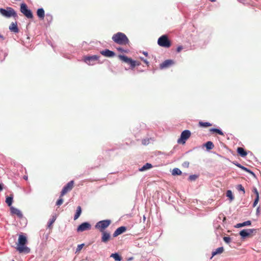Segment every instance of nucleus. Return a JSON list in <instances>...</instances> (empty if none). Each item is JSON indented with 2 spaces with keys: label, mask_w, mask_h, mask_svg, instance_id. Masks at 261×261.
<instances>
[{
  "label": "nucleus",
  "mask_w": 261,
  "mask_h": 261,
  "mask_svg": "<svg viewBox=\"0 0 261 261\" xmlns=\"http://www.w3.org/2000/svg\"><path fill=\"white\" fill-rule=\"evenodd\" d=\"M27 243V239L25 236L21 234L19 235L18 242L17 243L16 249L20 253H29L30 249L25 246Z\"/></svg>",
  "instance_id": "nucleus-1"
},
{
  "label": "nucleus",
  "mask_w": 261,
  "mask_h": 261,
  "mask_svg": "<svg viewBox=\"0 0 261 261\" xmlns=\"http://www.w3.org/2000/svg\"><path fill=\"white\" fill-rule=\"evenodd\" d=\"M112 40L117 44L125 45L129 43V41L127 36L123 33L118 32L112 36Z\"/></svg>",
  "instance_id": "nucleus-2"
},
{
  "label": "nucleus",
  "mask_w": 261,
  "mask_h": 261,
  "mask_svg": "<svg viewBox=\"0 0 261 261\" xmlns=\"http://www.w3.org/2000/svg\"><path fill=\"white\" fill-rule=\"evenodd\" d=\"M110 220H105L98 222L95 225V228L99 230L100 232L106 231L105 229L108 228L111 224Z\"/></svg>",
  "instance_id": "nucleus-3"
},
{
  "label": "nucleus",
  "mask_w": 261,
  "mask_h": 261,
  "mask_svg": "<svg viewBox=\"0 0 261 261\" xmlns=\"http://www.w3.org/2000/svg\"><path fill=\"white\" fill-rule=\"evenodd\" d=\"M257 232L256 229H245L240 231L239 234L242 239L251 238Z\"/></svg>",
  "instance_id": "nucleus-4"
},
{
  "label": "nucleus",
  "mask_w": 261,
  "mask_h": 261,
  "mask_svg": "<svg viewBox=\"0 0 261 261\" xmlns=\"http://www.w3.org/2000/svg\"><path fill=\"white\" fill-rule=\"evenodd\" d=\"M118 58L129 65H130L132 68H134L136 66H139L141 63L139 62L133 60L131 58H129L125 56L119 55Z\"/></svg>",
  "instance_id": "nucleus-5"
},
{
  "label": "nucleus",
  "mask_w": 261,
  "mask_h": 261,
  "mask_svg": "<svg viewBox=\"0 0 261 261\" xmlns=\"http://www.w3.org/2000/svg\"><path fill=\"white\" fill-rule=\"evenodd\" d=\"M158 43L160 46L166 48H169L171 45V41L166 35H162L158 39Z\"/></svg>",
  "instance_id": "nucleus-6"
},
{
  "label": "nucleus",
  "mask_w": 261,
  "mask_h": 261,
  "mask_svg": "<svg viewBox=\"0 0 261 261\" xmlns=\"http://www.w3.org/2000/svg\"><path fill=\"white\" fill-rule=\"evenodd\" d=\"M1 14L7 17H10L11 16L17 18L18 17L17 13L12 8H8L7 10L1 8L0 9Z\"/></svg>",
  "instance_id": "nucleus-7"
},
{
  "label": "nucleus",
  "mask_w": 261,
  "mask_h": 261,
  "mask_svg": "<svg viewBox=\"0 0 261 261\" xmlns=\"http://www.w3.org/2000/svg\"><path fill=\"white\" fill-rule=\"evenodd\" d=\"M20 12L28 18L32 19L33 17L32 12L28 8L27 5L24 3L20 5Z\"/></svg>",
  "instance_id": "nucleus-8"
},
{
  "label": "nucleus",
  "mask_w": 261,
  "mask_h": 261,
  "mask_svg": "<svg viewBox=\"0 0 261 261\" xmlns=\"http://www.w3.org/2000/svg\"><path fill=\"white\" fill-rule=\"evenodd\" d=\"M191 132L189 130H184L180 135V137L177 140L178 143L182 144L186 143V141L190 137Z\"/></svg>",
  "instance_id": "nucleus-9"
},
{
  "label": "nucleus",
  "mask_w": 261,
  "mask_h": 261,
  "mask_svg": "<svg viewBox=\"0 0 261 261\" xmlns=\"http://www.w3.org/2000/svg\"><path fill=\"white\" fill-rule=\"evenodd\" d=\"M99 58V56L93 55L91 56H85L83 57L84 61L89 65L94 64V62L97 61Z\"/></svg>",
  "instance_id": "nucleus-10"
},
{
  "label": "nucleus",
  "mask_w": 261,
  "mask_h": 261,
  "mask_svg": "<svg viewBox=\"0 0 261 261\" xmlns=\"http://www.w3.org/2000/svg\"><path fill=\"white\" fill-rule=\"evenodd\" d=\"M73 185L74 181L71 180L69 181L66 185H65L61 192V197H63L68 192L71 191L73 187Z\"/></svg>",
  "instance_id": "nucleus-11"
},
{
  "label": "nucleus",
  "mask_w": 261,
  "mask_h": 261,
  "mask_svg": "<svg viewBox=\"0 0 261 261\" xmlns=\"http://www.w3.org/2000/svg\"><path fill=\"white\" fill-rule=\"evenodd\" d=\"M91 228V224L88 222H84L80 225L77 228L78 232H83L85 230H90Z\"/></svg>",
  "instance_id": "nucleus-12"
},
{
  "label": "nucleus",
  "mask_w": 261,
  "mask_h": 261,
  "mask_svg": "<svg viewBox=\"0 0 261 261\" xmlns=\"http://www.w3.org/2000/svg\"><path fill=\"white\" fill-rule=\"evenodd\" d=\"M101 232V242L104 243H108L111 239L110 233L108 231H103Z\"/></svg>",
  "instance_id": "nucleus-13"
},
{
  "label": "nucleus",
  "mask_w": 261,
  "mask_h": 261,
  "mask_svg": "<svg viewBox=\"0 0 261 261\" xmlns=\"http://www.w3.org/2000/svg\"><path fill=\"white\" fill-rule=\"evenodd\" d=\"M10 212L12 215H16L20 218L23 217V215L20 211L13 206L10 207Z\"/></svg>",
  "instance_id": "nucleus-14"
},
{
  "label": "nucleus",
  "mask_w": 261,
  "mask_h": 261,
  "mask_svg": "<svg viewBox=\"0 0 261 261\" xmlns=\"http://www.w3.org/2000/svg\"><path fill=\"white\" fill-rule=\"evenodd\" d=\"M174 62L172 60H167L163 62L160 65V68L161 69H164L166 68H168L172 64H173Z\"/></svg>",
  "instance_id": "nucleus-15"
},
{
  "label": "nucleus",
  "mask_w": 261,
  "mask_h": 261,
  "mask_svg": "<svg viewBox=\"0 0 261 261\" xmlns=\"http://www.w3.org/2000/svg\"><path fill=\"white\" fill-rule=\"evenodd\" d=\"M126 230V228L125 226H121L118 227L116 230L114 231L113 236L114 237H116L122 234Z\"/></svg>",
  "instance_id": "nucleus-16"
},
{
  "label": "nucleus",
  "mask_w": 261,
  "mask_h": 261,
  "mask_svg": "<svg viewBox=\"0 0 261 261\" xmlns=\"http://www.w3.org/2000/svg\"><path fill=\"white\" fill-rule=\"evenodd\" d=\"M100 53L102 55L107 57H112L115 55V53L114 51L108 49L101 50Z\"/></svg>",
  "instance_id": "nucleus-17"
},
{
  "label": "nucleus",
  "mask_w": 261,
  "mask_h": 261,
  "mask_svg": "<svg viewBox=\"0 0 261 261\" xmlns=\"http://www.w3.org/2000/svg\"><path fill=\"white\" fill-rule=\"evenodd\" d=\"M9 29L11 32L17 33L19 32V29L16 22H12L9 26Z\"/></svg>",
  "instance_id": "nucleus-18"
},
{
  "label": "nucleus",
  "mask_w": 261,
  "mask_h": 261,
  "mask_svg": "<svg viewBox=\"0 0 261 261\" xmlns=\"http://www.w3.org/2000/svg\"><path fill=\"white\" fill-rule=\"evenodd\" d=\"M37 16L41 19H43L45 16L44 11L43 8H39L37 11Z\"/></svg>",
  "instance_id": "nucleus-19"
},
{
  "label": "nucleus",
  "mask_w": 261,
  "mask_h": 261,
  "mask_svg": "<svg viewBox=\"0 0 261 261\" xmlns=\"http://www.w3.org/2000/svg\"><path fill=\"white\" fill-rule=\"evenodd\" d=\"M251 221L248 220V221L244 222L241 223H238L235 226V227L236 228H240V227H244V226H250V225H251Z\"/></svg>",
  "instance_id": "nucleus-20"
},
{
  "label": "nucleus",
  "mask_w": 261,
  "mask_h": 261,
  "mask_svg": "<svg viewBox=\"0 0 261 261\" xmlns=\"http://www.w3.org/2000/svg\"><path fill=\"white\" fill-rule=\"evenodd\" d=\"M152 167V166L150 163H146L144 165H143L141 168H139V171H144L145 170H148Z\"/></svg>",
  "instance_id": "nucleus-21"
},
{
  "label": "nucleus",
  "mask_w": 261,
  "mask_h": 261,
  "mask_svg": "<svg viewBox=\"0 0 261 261\" xmlns=\"http://www.w3.org/2000/svg\"><path fill=\"white\" fill-rule=\"evenodd\" d=\"M237 152L242 156L245 157L247 155V152L242 147H238L237 148Z\"/></svg>",
  "instance_id": "nucleus-22"
},
{
  "label": "nucleus",
  "mask_w": 261,
  "mask_h": 261,
  "mask_svg": "<svg viewBox=\"0 0 261 261\" xmlns=\"http://www.w3.org/2000/svg\"><path fill=\"white\" fill-rule=\"evenodd\" d=\"M13 195L11 194L10 196H7L6 199V203L8 204V206H11L12 202H13Z\"/></svg>",
  "instance_id": "nucleus-23"
},
{
  "label": "nucleus",
  "mask_w": 261,
  "mask_h": 261,
  "mask_svg": "<svg viewBox=\"0 0 261 261\" xmlns=\"http://www.w3.org/2000/svg\"><path fill=\"white\" fill-rule=\"evenodd\" d=\"M82 213V208L80 206H78L76 208V213L74 216V220H75L79 218Z\"/></svg>",
  "instance_id": "nucleus-24"
},
{
  "label": "nucleus",
  "mask_w": 261,
  "mask_h": 261,
  "mask_svg": "<svg viewBox=\"0 0 261 261\" xmlns=\"http://www.w3.org/2000/svg\"><path fill=\"white\" fill-rule=\"evenodd\" d=\"M224 251V248L223 247L218 248L215 251L212 252V256H214L217 254H221Z\"/></svg>",
  "instance_id": "nucleus-25"
},
{
  "label": "nucleus",
  "mask_w": 261,
  "mask_h": 261,
  "mask_svg": "<svg viewBox=\"0 0 261 261\" xmlns=\"http://www.w3.org/2000/svg\"><path fill=\"white\" fill-rule=\"evenodd\" d=\"M110 257H113L116 261H120L122 260V257L117 253H112Z\"/></svg>",
  "instance_id": "nucleus-26"
},
{
  "label": "nucleus",
  "mask_w": 261,
  "mask_h": 261,
  "mask_svg": "<svg viewBox=\"0 0 261 261\" xmlns=\"http://www.w3.org/2000/svg\"><path fill=\"white\" fill-rule=\"evenodd\" d=\"M205 146L207 150L212 149L214 147L213 143L211 141H207L205 144Z\"/></svg>",
  "instance_id": "nucleus-27"
},
{
  "label": "nucleus",
  "mask_w": 261,
  "mask_h": 261,
  "mask_svg": "<svg viewBox=\"0 0 261 261\" xmlns=\"http://www.w3.org/2000/svg\"><path fill=\"white\" fill-rule=\"evenodd\" d=\"M199 125L201 127H208V126H211L212 125V124L209 122H202V121H199Z\"/></svg>",
  "instance_id": "nucleus-28"
},
{
  "label": "nucleus",
  "mask_w": 261,
  "mask_h": 261,
  "mask_svg": "<svg viewBox=\"0 0 261 261\" xmlns=\"http://www.w3.org/2000/svg\"><path fill=\"white\" fill-rule=\"evenodd\" d=\"M181 171L178 168H174L172 172V174L173 175H181Z\"/></svg>",
  "instance_id": "nucleus-29"
},
{
  "label": "nucleus",
  "mask_w": 261,
  "mask_h": 261,
  "mask_svg": "<svg viewBox=\"0 0 261 261\" xmlns=\"http://www.w3.org/2000/svg\"><path fill=\"white\" fill-rule=\"evenodd\" d=\"M210 131L211 132H212V133H217V134H219L220 135H222V136L224 135L223 133L220 129H217V128H211L210 129Z\"/></svg>",
  "instance_id": "nucleus-30"
},
{
  "label": "nucleus",
  "mask_w": 261,
  "mask_h": 261,
  "mask_svg": "<svg viewBox=\"0 0 261 261\" xmlns=\"http://www.w3.org/2000/svg\"><path fill=\"white\" fill-rule=\"evenodd\" d=\"M226 196L228 198H229L230 201H232L234 199V197L233 196L232 192L231 190H228L226 192Z\"/></svg>",
  "instance_id": "nucleus-31"
},
{
  "label": "nucleus",
  "mask_w": 261,
  "mask_h": 261,
  "mask_svg": "<svg viewBox=\"0 0 261 261\" xmlns=\"http://www.w3.org/2000/svg\"><path fill=\"white\" fill-rule=\"evenodd\" d=\"M237 189L238 190V191H242L243 192V194H245V189L243 187V186L241 184L240 185H238L237 186Z\"/></svg>",
  "instance_id": "nucleus-32"
},
{
  "label": "nucleus",
  "mask_w": 261,
  "mask_h": 261,
  "mask_svg": "<svg viewBox=\"0 0 261 261\" xmlns=\"http://www.w3.org/2000/svg\"><path fill=\"white\" fill-rule=\"evenodd\" d=\"M84 246V244H82L77 245V247L75 251V253H79L81 251Z\"/></svg>",
  "instance_id": "nucleus-33"
},
{
  "label": "nucleus",
  "mask_w": 261,
  "mask_h": 261,
  "mask_svg": "<svg viewBox=\"0 0 261 261\" xmlns=\"http://www.w3.org/2000/svg\"><path fill=\"white\" fill-rule=\"evenodd\" d=\"M63 203V199L62 197L60 196V198L56 202V205L58 206L61 205Z\"/></svg>",
  "instance_id": "nucleus-34"
},
{
  "label": "nucleus",
  "mask_w": 261,
  "mask_h": 261,
  "mask_svg": "<svg viewBox=\"0 0 261 261\" xmlns=\"http://www.w3.org/2000/svg\"><path fill=\"white\" fill-rule=\"evenodd\" d=\"M258 201H259V194H257V196H256V198H255L254 201L253 202V207H255L256 205V204L258 202Z\"/></svg>",
  "instance_id": "nucleus-35"
},
{
  "label": "nucleus",
  "mask_w": 261,
  "mask_h": 261,
  "mask_svg": "<svg viewBox=\"0 0 261 261\" xmlns=\"http://www.w3.org/2000/svg\"><path fill=\"white\" fill-rule=\"evenodd\" d=\"M223 240L226 243H229L231 242V238L229 237H224Z\"/></svg>",
  "instance_id": "nucleus-36"
},
{
  "label": "nucleus",
  "mask_w": 261,
  "mask_h": 261,
  "mask_svg": "<svg viewBox=\"0 0 261 261\" xmlns=\"http://www.w3.org/2000/svg\"><path fill=\"white\" fill-rule=\"evenodd\" d=\"M197 177L198 176L196 175H191L189 177V179L191 181H193L195 180Z\"/></svg>",
  "instance_id": "nucleus-37"
},
{
  "label": "nucleus",
  "mask_w": 261,
  "mask_h": 261,
  "mask_svg": "<svg viewBox=\"0 0 261 261\" xmlns=\"http://www.w3.org/2000/svg\"><path fill=\"white\" fill-rule=\"evenodd\" d=\"M182 166L185 168H188L189 166V162L188 161L184 162L182 163Z\"/></svg>",
  "instance_id": "nucleus-38"
},
{
  "label": "nucleus",
  "mask_w": 261,
  "mask_h": 261,
  "mask_svg": "<svg viewBox=\"0 0 261 261\" xmlns=\"http://www.w3.org/2000/svg\"><path fill=\"white\" fill-rule=\"evenodd\" d=\"M241 169H242V170H244L245 171H247V172H248L249 173H250L251 174H253V172L252 171H251L249 169H247V168H246V167H244L243 166L241 167Z\"/></svg>",
  "instance_id": "nucleus-39"
},
{
  "label": "nucleus",
  "mask_w": 261,
  "mask_h": 261,
  "mask_svg": "<svg viewBox=\"0 0 261 261\" xmlns=\"http://www.w3.org/2000/svg\"><path fill=\"white\" fill-rule=\"evenodd\" d=\"M241 169H242V170H244L245 171H247V172H248L249 173H250L251 174H253V172L252 171H251L249 169H247V168H246V167H244L243 166L241 167Z\"/></svg>",
  "instance_id": "nucleus-40"
},
{
  "label": "nucleus",
  "mask_w": 261,
  "mask_h": 261,
  "mask_svg": "<svg viewBox=\"0 0 261 261\" xmlns=\"http://www.w3.org/2000/svg\"><path fill=\"white\" fill-rule=\"evenodd\" d=\"M117 49L118 51H120L121 52L128 53V50H124L122 47H117Z\"/></svg>",
  "instance_id": "nucleus-41"
},
{
  "label": "nucleus",
  "mask_w": 261,
  "mask_h": 261,
  "mask_svg": "<svg viewBox=\"0 0 261 261\" xmlns=\"http://www.w3.org/2000/svg\"><path fill=\"white\" fill-rule=\"evenodd\" d=\"M149 140L148 139H144L142 140V144L143 145H147L149 143Z\"/></svg>",
  "instance_id": "nucleus-42"
},
{
  "label": "nucleus",
  "mask_w": 261,
  "mask_h": 261,
  "mask_svg": "<svg viewBox=\"0 0 261 261\" xmlns=\"http://www.w3.org/2000/svg\"><path fill=\"white\" fill-rule=\"evenodd\" d=\"M182 49L183 47L182 46H179L177 47L176 51L177 53H179Z\"/></svg>",
  "instance_id": "nucleus-43"
},
{
  "label": "nucleus",
  "mask_w": 261,
  "mask_h": 261,
  "mask_svg": "<svg viewBox=\"0 0 261 261\" xmlns=\"http://www.w3.org/2000/svg\"><path fill=\"white\" fill-rule=\"evenodd\" d=\"M55 218H53V219L50 221L48 224V227H50V226L54 223L55 221Z\"/></svg>",
  "instance_id": "nucleus-44"
},
{
  "label": "nucleus",
  "mask_w": 261,
  "mask_h": 261,
  "mask_svg": "<svg viewBox=\"0 0 261 261\" xmlns=\"http://www.w3.org/2000/svg\"><path fill=\"white\" fill-rule=\"evenodd\" d=\"M253 192L255 194L256 196H257V194H259L256 188H255L253 189Z\"/></svg>",
  "instance_id": "nucleus-45"
},
{
  "label": "nucleus",
  "mask_w": 261,
  "mask_h": 261,
  "mask_svg": "<svg viewBox=\"0 0 261 261\" xmlns=\"http://www.w3.org/2000/svg\"><path fill=\"white\" fill-rule=\"evenodd\" d=\"M143 61L148 66L149 62L146 60H143L142 59Z\"/></svg>",
  "instance_id": "nucleus-46"
},
{
  "label": "nucleus",
  "mask_w": 261,
  "mask_h": 261,
  "mask_svg": "<svg viewBox=\"0 0 261 261\" xmlns=\"http://www.w3.org/2000/svg\"><path fill=\"white\" fill-rule=\"evenodd\" d=\"M259 213H260L259 207H258L256 210V214L258 215Z\"/></svg>",
  "instance_id": "nucleus-47"
},
{
  "label": "nucleus",
  "mask_w": 261,
  "mask_h": 261,
  "mask_svg": "<svg viewBox=\"0 0 261 261\" xmlns=\"http://www.w3.org/2000/svg\"><path fill=\"white\" fill-rule=\"evenodd\" d=\"M3 189V185L2 184H0V191H2Z\"/></svg>",
  "instance_id": "nucleus-48"
},
{
  "label": "nucleus",
  "mask_w": 261,
  "mask_h": 261,
  "mask_svg": "<svg viewBox=\"0 0 261 261\" xmlns=\"http://www.w3.org/2000/svg\"><path fill=\"white\" fill-rule=\"evenodd\" d=\"M238 167H239L240 168H241V167L242 166L241 165H240V164H236Z\"/></svg>",
  "instance_id": "nucleus-49"
},
{
  "label": "nucleus",
  "mask_w": 261,
  "mask_h": 261,
  "mask_svg": "<svg viewBox=\"0 0 261 261\" xmlns=\"http://www.w3.org/2000/svg\"><path fill=\"white\" fill-rule=\"evenodd\" d=\"M23 178H24L25 180H27V179H28V177H27V176H24L23 177Z\"/></svg>",
  "instance_id": "nucleus-50"
},
{
  "label": "nucleus",
  "mask_w": 261,
  "mask_h": 261,
  "mask_svg": "<svg viewBox=\"0 0 261 261\" xmlns=\"http://www.w3.org/2000/svg\"><path fill=\"white\" fill-rule=\"evenodd\" d=\"M143 54H144V55H145L146 56H147V55H148L147 53H146V52H144V53H143Z\"/></svg>",
  "instance_id": "nucleus-51"
},
{
  "label": "nucleus",
  "mask_w": 261,
  "mask_h": 261,
  "mask_svg": "<svg viewBox=\"0 0 261 261\" xmlns=\"http://www.w3.org/2000/svg\"><path fill=\"white\" fill-rule=\"evenodd\" d=\"M0 38H2L3 40L4 39V37L2 35L0 34Z\"/></svg>",
  "instance_id": "nucleus-52"
},
{
  "label": "nucleus",
  "mask_w": 261,
  "mask_h": 261,
  "mask_svg": "<svg viewBox=\"0 0 261 261\" xmlns=\"http://www.w3.org/2000/svg\"><path fill=\"white\" fill-rule=\"evenodd\" d=\"M12 261H15L14 260H12Z\"/></svg>",
  "instance_id": "nucleus-53"
}]
</instances>
